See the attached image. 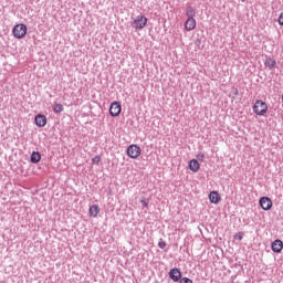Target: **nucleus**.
I'll list each match as a JSON object with an SVG mask.
<instances>
[{
    "instance_id": "nucleus-22",
    "label": "nucleus",
    "mask_w": 283,
    "mask_h": 283,
    "mask_svg": "<svg viewBox=\"0 0 283 283\" xmlns=\"http://www.w3.org/2000/svg\"><path fill=\"white\" fill-rule=\"evenodd\" d=\"M92 163H93V165H98V163H101V156L97 155V156L93 157Z\"/></svg>"
},
{
    "instance_id": "nucleus-20",
    "label": "nucleus",
    "mask_w": 283,
    "mask_h": 283,
    "mask_svg": "<svg viewBox=\"0 0 283 283\" xmlns=\"http://www.w3.org/2000/svg\"><path fill=\"white\" fill-rule=\"evenodd\" d=\"M179 283H193V281H192L191 279L185 276V277H181V279L179 280Z\"/></svg>"
},
{
    "instance_id": "nucleus-21",
    "label": "nucleus",
    "mask_w": 283,
    "mask_h": 283,
    "mask_svg": "<svg viewBox=\"0 0 283 283\" xmlns=\"http://www.w3.org/2000/svg\"><path fill=\"white\" fill-rule=\"evenodd\" d=\"M244 238V233L243 232H239L234 234V240H239L241 241Z\"/></svg>"
},
{
    "instance_id": "nucleus-3",
    "label": "nucleus",
    "mask_w": 283,
    "mask_h": 283,
    "mask_svg": "<svg viewBox=\"0 0 283 283\" xmlns=\"http://www.w3.org/2000/svg\"><path fill=\"white\" fill-rule=\"evenodd\" d=\"M140 146L136 144H132L130 146L127 147L126 154L129 158L136 159L138 156H140Z\"/></svg>"
},
{
    "instance_id": "nucleus-12",
    "label": "nucleus",
    "mask_w": 283,
    "mask_h": 283,
    "mask_svg": "<svg viewBox=\"0 0 283 283\" xmlns=\"http://www.w3.org/2000/svg\"><path fill=\"white\" fill-rule=\"evenodd\" d=\"M188 167L190 171H193V174H196L200 169V163L197 159H191L188 164Z\"/></svg>"
},
{
    "instance_id": "nucleus-6",
    "label": "nucleus",
    "mask_w": 283,
    "mask_h": 283,
    "mask_svg": "<svg viewBox=\"0 0 283 283\" xmlns=\"http://www.w3.org/2000/svg\"><path fill=\"white\" fill-rule=\"evenodd\" d=\"M122 109H123V106L119 104V102H113L109 106V114L111 116L116 118V116H120Z\"/></svg>"
},
{
    "instance_id": "nucleus-18",
    "label": "nucleus",
    "mask_w": 283,
    "mask_h": 283,
    "mask_svg": "<svg viewBox=\"0 0 283 283\" xmlns=\"http://www.w3.org/2000/svg\"><path fill=\"white\" fill-rule=\"evenodd\" d=\"M158 247L159 249H167V242H165L163 239H159Z\"/></svg>"
},
{
    "instance_id": "nucleus-4",
    "label": "nucleus",
    "mask_w": 283,
    "mask_h": 283,
    "mask_svg": "<svg viewBox=\"0 0 283 283\" xmlns=\"http://www.w3.org/2000/svg\"><path fill=\"white\" fill-rule=\"evenodd\" d=\"M145 25H147V17L145 15H137L132 23V28H134L135 30H143Z\"/></svg>"
},
{
    "instance_id": "nucleus-7",
    "label": "nucleus",
    "mask_w": 283,
    "mask_h": 283,
    "mask_svg": "<svg viewBox=\"0 0 283 283\" xmlns=\"http://www.w3.org/2000/svg\"><path fill=\"white\" fill-rule=\"evenodd\" d=\"M168 275L172 282H178L182 279V272L178 268L170 269Z\"/></svg>"
},
{
    "instance_id": "nucleus-9",
    "label": "nucleus",
    "mask_w": 283,
    "mask_h": 283,
    "mask_svg": "<svg viewBox=\"0 0 283 283\" xmlns=\"http://www.w3.org/2000/svg\"><path fill=\"white\" fill-rule=\"evenodd\" d=\"M271 249L273 253H282L283 242L280 239H276L272 242Z\"/></svg>"
},
{
    "instance_id": "nucleus-13",
    "label": "nucleus",
    "mask_w": 283,
    "mask_h": 283,
    "mask_svg": "<svg viewBox=\"0 0 283 283\" xmlns=\"http://www.w3.org/2000/svg\"><path fill=\"white\" fill-rule=\"evenodd\" d=\"M88 213H90L91 218H96V216H98V213H101V208L98 207V205H93L90 207Z\"/></svg>"
},
{
    "instance_id": "nucleus-16",
    "label": "nucleus",
    "mask_w": 283,
    "mask_h": 283,
    "mask_svg": "<svg viewBox=\"0 0 283 283\" xmlns=\"http://www.w3.org/2000/svg\"><path fill=\"white\" fill-rule=\"evenodd\" d=\"M186 15L188 17V19H195L196 17V8L193 7H187L186 8Z\"/></svg>"
},
{
    "instance_id": "nucleus-24",
    "label": "nucleus",
    "mask_w": 283,
    "mask_h": 283,
    "mask_svg": "<svg viewBox=\"0 0 283 283\" xmlns=\"http://www.w3.org/2000/svg\"><path fill=\"white\" fill-rule=\"evenodd\" d=\"M279 25H283V13L279 17Z\"/></svg>"
},
{
    "instance_id": "nucleus-1",
    "label": "nucleus",
    "mask_w": 283,
    "mask_h": 283,
    "mask_svg": "<svg viewBox=\"0 0 283 283\" xmlns=\"http://www.w3.org/2000/svg\"><path fill=\"white\" fill-rule=\"evenodd\" d=\"M269 109V106L262 99H258L253 105V112L256 116H264Z\"/></svg>"
},
{
    "instance_id": "nucleus-19",
    "label": "nucleus",
    "mask_w": 283,
    "mask_h": 283,
    "mask_svg": "<svg viewBox=\"0 0 283 283\" xmlns=\"http://www.w3.org/2000/svg\"><path fill=\"white\" fill-rule=\"evenodd\" d=\"M140 205H142L143 207H145V209H148V208H149V200H147V199H142V200H140Z\"/></svg>"
},
{
    "instance_id": "nucleus-23",
    "label": "nucleus",
    "mask_w": 283,
    "mask_h": 283,
    "mask_svg": "<svg viewBox=\"0 0 283 283\" xmlns=\"http://www.w3.org/2000/svg\"><path fill=\"white\" fill-rule=\"evenodd\" d=\"M197 158H198V160H205V154H202V153H199L198 155H197Z\"/></svg>"
},
{
    "instance_id": "nucleus-14",
    "label": "nucleus",
    "mask_w": 283,
    "mask_h": 283,
    "mask_svg": "<svg viewBox=\"0 0 283 283\" xmlns=\"http://www.w3.org/2000/svg\"><path fill=\"white\" fill-rule=\"evenodd\" d=\"M30 163H32L33 165L41 163V153L33 151L30 156Z\"/></svg>"
},
{
    "instance_id": "nucleus-10",
    "label": "nucleus",
    "mask_w": 283,
    "mask_h": 283,
    "mask_svg": "<svg viewBox=\"0 0 283 283\" xmlns=\"http://www.w3.org/2000/svg\"><path fill=\"white\" fill-rule=\"evenodd\" d=\"M185 30H187V32H191V30H196V19L188 18L185 22Z\"/></svg>"
},
{
    "instance_id": "nucleus-11",
    "label": "nucleus",
    "mask_w": 283,
    "mask_h": 283,
    "mask_svg": "<svg viewBox=\"0 0 283 283\" xmlns=\"http://www.w3.org/2000/svg\"><path fill=\"white\" fill-rule=\"evenodd\" d=\"M209 200L211 205H218L221 200L220 193H218V191H211L209 195Z\"/></svg>"
},
{
    "instance_id": "nucleus-17",
    "label": "nucleus",
    "mask_w": 283,
    "mask_h": 283,
    "mask_svg": "<svg viewBox=\"0 0 283 283\" xmlns=\"http://www.w3.org/2000/svg\"><path fill=\"white\" fill-rule=\"evenodd\" d=\"M63 104L60 103H55L54 107H53V112L54 114H61V112H63Z\"/></svg>"
},
{
    "instance_id": "nucleus-25",
    "label": "nucleus",
    "mask_w": 283,
    "mask_h": 283,
    "mask_svg": "<svg viewBox=\"0 0 283 283\" xmlns=\"http://www.w3.org/2000/svg\"><path fill=\"white\" fill-rule=\"evenodd\" d=\"M197 43H200V39H197Z\"/></svg>"
},
{
    "instance_id": "nucleus-5",
    "label": "nucleus",
    "mask_w": 283,
    "mask_h": 283,
    "mask_svg": "<svg viewBox=\"0 0 283 283\" xmlns=\"http://www.w3.org/2000/svg\"><path fill=\"white\" fill-rule=\"evenodd\" d=\"M259 205L263 211H271V208L273 207V201L269 197H262L259 200Z\"/></svg>"
},
{
    "instance_id": "nucleus-15",
    "label": "nucleus",
    "mask_w": 283,
    "mask_h": 283,
    "mask_svg": "<svg viewBox=\"0 0 283 283\" xmlns=\"http://www.w3.org/2000/svg\"><path fill=\"white\" fill-rule=\"evenodd\" d=\"M265 67H269V70H275V65H277V63L275 62V60L268 57L264 62Z\"/></svg>"
},
{
    "instance_id": "nucleus-8",
    "label": "nucleus",
    "mask_w": 283,
    "mask_h": 283,
    "mask_svg": "<svg viewBox=\"0 0 283 283\" xmlns=\"http://www.w3.org/2000/svg\"><path fill=\"white\" fill-rule=\"evenodd\" d=\"M36 127H45L48 125V117L42 114H38L34 118Z\"/></svg>"
},
{
    "instance_id": "nucleus-2",
    "label": "nucleus",
    "mask_w": 283,
    "mask_h": 283,
    "mask_svg": "<svg viewBox=\"0 0 283 283\" xmlns=\"http://www.w3.org/2000/svg\"><path fill=\"white\" fill-rule=\"evenodd\" d=\"M13 36L15 39H23V36H25V34H28V27L23 23H20V24H15L13 27Z\"/></svg>"
}]
</instances>
